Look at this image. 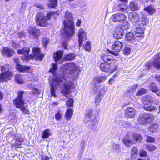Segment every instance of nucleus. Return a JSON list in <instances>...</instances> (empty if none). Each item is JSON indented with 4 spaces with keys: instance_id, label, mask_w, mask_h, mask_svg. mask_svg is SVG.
Wrapping results in <instances>:
<instances>
[{
    "instance_id": "nucleus-54",
    "label": "nucleus",
    "mask_w": 160,
    "mask_h": 160,
    "mask_svg": "<svg viewBox=\"0 0 160 160\" xmlns=\"http://www.w3.org/2000/svg\"><path fill=\"white\" fill-rule=\"evenodd\" d=\"M138 21L140 22H139V25H140V24L141 23L142 25L144 26L148 22V20L147 18H145L143 20L141 21L139 20Z\"/></svg>"
},
{
    "instance_id": "nucleus-18",
    "label": "nucleus",
    "mask_w": 160,
    "mask_h": 160,
    "mask_svg": "<svg viewBox=\"0 0 160 160\" xmlns=\"http://www.w3.org/2000/svg\"><path fill=\"white\" fill-rule=\"evenodd\" d=\"M90 120L95 121V117L92 114V111L91 110L87 112L84 118V121L86 123H87Z\"/></svg>"
},
{
    "instance_id": "nucleus-43",
    "label": "nucleus",
    "mask_w": 160,
    "mask_h": 160,
    "mask_svg": "<svg viewBox=\"0 0 160 160\" xmlns=\"http://www.w3.org/2000/svg\"><path fill=\"white\" fill-rule=\"evenodd\" d=\"M49 42V40L47 38H44L43 39L42 41V46L44 48V50L46 49L47 45L48 44Z\"/></svg>"
},
{
    "instance_id": "nucleus-28",
    "label": "nucleus",
    "mask_w": 160,
    "mask_h": 160,
    "mask_svg": "<svg viewBox=\"0 0 160 160\" xmlns=\"http://www.w3.org/2000/svg\"><path fill=\"white\" fill-rule=\"evenodd\" d=\"M129 7L130 9L132 11H138V7L136 2L132 1L129 4Z\"/></svg>"
},
{
    "instance_id": "nucleus-60",
    "label": "nucleus",
    "mask_w": 160,
    "mask_h": 160,
    "mask_svg": "<svg viewBox=\"0 0 160 160\" xmlns=\"http://www.w3.org/2000/svg\"><path fill=\"white\" fill-rule=\"evenodd\" d=\"M16 142H22L23 141V139L22 138L19 137L16 138L15 139Z\"/></svg>"
},
{
    "instance_id": "nucleus-21",
    "label": "nucleus",
    "mask_w": 160,
    "mask_h": 160,
    "mask_svg": "<svg viewBox=\"0 0 160 160\" xmlns=\"http://www.w3.org/2000/svg\"><path fill=\"white\" fill-rule=\"evenodd\" d=\"M29 32L30 35L34 38L38 37L40 34V30L33 27H30Z\"/></svg>"
},
{
    "instance_id": "nucleus-20",
    "label": "nucleus",
    "mask_w": 160,
    "mask_h": 160,
    "mask_svg": "<svg viewBox=\"0 0 160 160\" xmlns=\"http://www.w3.org/2000/svg\"><path fill=\"white\" fill-rule=\"evenodd\" d=\"M128 18L132 23L135 22L136 23L137 22H140L138 21L139 19V15L136 12L130 13L128 15Z\"/></svg>"
},
{
    "instance_id": "nucleus-12",
    "label": "nucleus",
    "mask_w": 160,
    "mask_h": 160,
    "mask_svg": "<svg viewBox=\"0 0 160 160\" xmlns=\"http://www.w3.org/2000/svg\"><path fill=\"white\" fill-rule=\"evenodd\" d=\"M136 115V111L134 108L128 107L125 111V117L127 118H133Z\"/></svg>"
},
{
    "instance_id": "nucleus-11",
    "label": "nucleus",
    "mask_w": 160,
    "mask_h": 160,
    "mask_svg": "<svg viewBox=\"0 0 160 160\" xmlns=\"http://www.w3.org/2000/svg\"><path fill=\"white\" fill-rule=\"evenodd\" d=\"M127 17L123 14L116 13L112 15L111 18L112 20L115 22H120L121 23L126 20Z\"/></svg>"
},
{
    "instance_id": "nucleus-51",
    "label": "nucleus",
    "mask_w": 160,
    "mask_h": 160,
    "mask_svg": "<svg viewBox=\"0 0 160 160\" xmlns=\"http://www.w3.org/2000/svg\"><path fill=\"white\" fill-rule=\"evenodd\" d=\"M155 139L154 138L149 136H147V141L148 142H154Z\"/></svg>"
},
{
    "instance_id": "nucleus-47",
    "label": "nucleus",
    "mask_w": 160,
    "mask_h": 160,
    "mask_svg": "<svg viewBox=\"0 0 160 160\" xmlns=\"http://www.w3.org/2000/svg\"><path fill=\"white\" fill-rule=\"evenodd\" d=\"M107 90V87L105 86L103 87L100 90L98 94L103 96Z\"/></svg>"
},
{
    "instance_id": "nucleus-40",
    "label": "nucleus",
    "mask_w": 160,
    "mask_h": 160,
    "mask_svg": "<svg viewBox=\"0 0 160 160\" xmlns=\"http://www.w3.org/2000/svg\"><path fill=\"white\" fill-rule=\"evenodd\" d=\"M121 25L123 29L128 30L130 27V25L129 23L125 20L124 22H122Z\"/></svg>"
},
{
    "instance_id": "nucleus-16",
    "label": "nucleus",
    "mask_w": 160,
    "mask_h": 160,
    "mask_svg": "<svg viewBox=\"0 0 160 160\" xmlns=\"http://www.w3.org/2000/svg\"><path fill=\"white\" fill-rule=\"evenodd\" d=\"M131 138V134L128 133L124 137L123 139V144L126 146L130 147L134 144V141L130 139Z\"/></svg>"
},
{
    "instance_id": "nucleus-33",
    "label": "nucleus",
    "mask_w": 160,
    "mask_h": 160,
    "mask_svg": "<svg viewBox=\"0 0 160 160\" xmlns=\"http://www.w3.org/2000/svg\"><path fill=\"white\" fill-rule=\"evenodd\" d=\"M57 4V0H49V3L47 4L49 8H54L56 7Z\"/></svg>"
},
{
    "instance_id": "nucleus-13",
    "label": "nucleus",
    "mask_w": 160,
    "mask_h": 160,
    "mask_svg": "<svg viewBox=\"0 0 160 160\" xmlns=\"http://www.w3.org/2000/svg\"><path fill=\"white\" fill-rule=\"evenodd\" d=\"M29 51L30 49L29 48L24 47L22 49L18 50L17 52L18 54H22L24 55V57L22 58V59L27 61L31 58V56L28 55Z\"/></svg>"
},
{
    "instance_id": "nucleus-27",
    "label": "nucleus",
    "mask_w": 160,
    "mask_h": 160,
    "mask_svg": "<svg viewBox=\"0 0 160 160\" xmlns=\"http://www.w3.org/2000/svg\"><path fill=\"white\" fill-rule=\"evenodd\" d=\"M63 54V52L62 51H58L53 54V57L56 62L60 59Z\"/></svg>"
},
{
    "instance_id": "nucleus-53",
    "label": "nucleus",
    "mask_w": 160,
    "mask_h": 160,
    "mask_svg": "<svg viewBox=\"0 0 160 160\" xmlns=\"http://www.w3.org/2000/svg\"><path fill=\"white\" fill-rule=\"evenodd\" d=\"M139 154L141 157H145L147 156V152L142 150L140 151Z\"/></svg>"
},
{
    "instance_id": "nucleus-26",
    "label": "nucleus",
    "mask_w": 160,
    "mask_h": 160,
    "mask_svg": "<svg viewBox=\"0 0 160 160\" xmlns=\"http://www.w3.org/2000/svg\"><path fill=\"white\" fill-rule=\"evenodd\" d=\"M153 65L155 67L158 68H160V54L156 55L154 58Z\"/></svg>"
},
{
    "instance_id": "nucleus-44",
    "label": "nucleus",
    "mask_w": 160,
    "mask_h": 160,
    "mask_svg": "<svg viewBox=\"0 0 160 160\" xmlns=\"http://www.w3.org/2000/svg\"><path fill=\"white\" fill-rule=\"evenodd\" d=\"M63 114L62 112L59 111L55 115V118L57 120H60L62 118V115Z\"/></svg>"
},
{
    "instance_id": "nucleus-14",
    "label": "nucleus",
    "mask_w": 160,
    "mask_h": 160,
    "mask_svg": "<svg viewBox=\"0 0 160 160\" xmlns=\"http://www.w3.org/2000/svg\"><path fill=\"white\" fill-rule=\"evenodd\" d=\"M78 35L79 46L81 47L82 45L83 41L87 39V34L86 32L84 31L83 29L81 28L78 30Z\"/></svg>"
},
{
    "instance_id": "nucleus-7",
    "label": "nucleus",
    "mask_w": 160,
    "mask_h": 160,
    "mask_svg": "<svg viewBox=\"0 0 160 160\" xmlns=\"http://www.w3.org/2000/svg\"><path fill=\"white\" fill-rule=\"evenodd\" d=\"M154 119L153 115L148 113L141 114L138 117V122L142 124H148Z\"/></svg>"
},
{
    "instance_id": "nucleus-3",
    "label": "nucleus",
    "mask_w": 160,
    "mask_h": 160,
    "mask_svg": "<svg viewBox=\"0 0 160 160\" xmlns=\"http://www.w3.org/2000/svg\"><path fill=\"white\" fill-rule=\"evenodd\" d=\"M24 92L18 91V93L17 98L13 100V103L17 108L20 109L22 113L24 114H29L30 112L28 110V107L27 105L25 106L24 101L22 99V95Z\"/></svg>"
},
{
    "instance_id": "nucleus-62",
    "label": "nucleus",
    "mask_w": 160,
    "mask_h": 160,
    "mask_svg": "<svg viewBox=\"0 0 160 160\" xmlns=\"http://www.w3.org/2000/svg\"><path fill=\"white\" fill-rule=\"evenodd\" d=\"M18 36L19 37H24L25 36V33L23 32H19L18 34Z\"/></svg>"
},
{
    "instance_id": "nucleus-45",
    "label": "nucleus",
    "mask_w": 160,
    "mask_h": 160,
    "mask_svg": "<svg viewBox=\"0 0 160 160\" xmlns=\"http://www.w3.org/2000/svg\"><path fill=\"white\" fill-rule=\"evenodd\" d=\"M86 145V142L84 141L81 142L80 145V152H83L85 149V147Z\"/></svg>"
},
{
    "instance_id": "nucleus-9",
    "label": "nucleus",
    "mask_w": 160,
    "mask_h": 160,
    "mask_svg": "<svg viewBox=\"0 0 160 160\" xmlns=\"http://www.w3.org/2000/svg\"><path fill=\"white\" fill-rule=\"evenodd\" d=\"M122 46V42L118 41H116L112 45V48L116 52H115L112 50L107 49L108 52L112 54L117 56L118 55V52H120Z\"/></svg>"
},
{
    "instance_id": "nucleus-46",
    "label": "nucleus",
    "mask_w": 160,
    "mask_h": 160,
    "mask_svg": "<svg viewBox=\"0 0 160 160\" xmlns=\"http://www.w3.org/2000/svg\"><path fill=\"white\" fill-rule=\"evenodd\" d=\"M61 35L62 38H63L65 39V42H64L63 43V46L64 48L65 49H67V41L71 39V38H72V37L71 38H68L67 37H64L63 36H62V32H61Z\"/></svg>"
},
{
    "instance_id": "nucleus-58",
    "label": "nucleus",
    "mask_w": 160,
    "mask_h": 160,
    "mask_svg": "<svg viewBox=\"0 0 160 160\" xmlns=\"http://www.w3.org/2000/svg\"><path fill=\"white\" fill-rule=\"evenodd\" d=\"M22 142H16L15 145H12V147H16L17 148L19 147V146L22 144Z\"/></svg>"
},
{
    "instance_id": "nucleus-50",
    "label": "nucleus",
    "mask_w": 160,
    "mask_h": 160,
    "mask_svg": "<svg viewBox=\"0 0 160 160\" xmlns=\"http://www.w3.org/2000/svg\"><path fill=\"white\" fill-rule=\"evenodd\" d=\"M74 101L72 98H71L68 101L66 104L68 107H72L73 106Z\"/></svg>"
},
{
    "instance_id": "nucleus-35",
    "label": "nucleus",
    "mask_w": 160,
    "mask_h": 160,
    "mask_svg": "<svg viewBox=\"0 0 160 160\" xmlns=\"http://www.w3.org/2000/svg\"><path fill=\"white\" fill-rule=\"evenodd\" d=\"M51 135L50 130L49 129H46L42 132V138H48Z\"/></svg>"
},
{
    "instance_id": "nucleus-31",
    "label": "nucleus",
    "mask_w": 160,
    "mask_h": 160,
    "mask_svg": "<svg viewBox=\"0 0 160 160\" xmlns=\"http://www.w3.org/2000/svg\"><path fill=\"white\" fill-rule=\"evenodd\" d=\"M101 58L102 60L104 61V62H106L107 63H108L107 61H110L113 59L112 56L107 55L105 54L102 55Z\"/></svg>"
},
{
    "instance_id": "nucleus-29",
    "label": "nucleus",
    "mask_w": 160,
    "mask_h": 160,
    "mask_svg": "<svg viewBox=\"0 0 160 160\" xmlns=\"http://www.w3.org/2000/svg\"><path fill=\"white\" fill-rule=\"evenodd\" d=\"M158 126L157 123L152 124L151 125V126L148 128V131L154 133L158 131Z\"/></svg>"
},
{
    "instance_id": "nucleus-15",
    "label": "nucleus",
    "mask_w": 160,
    "mask_h": 160,
    "mask_svg": "<svg viewBox=\"0 0 160 160\" xmlns=\"http://www.w3.org/2000/svg\"><path fill=\"white\" fill-rule=\"evenodd\" d=\"M100 69L103 72H108L111 70V72L112 73L115 70H113L112 67L109 63L102 62L100 66Z\"/></svg>"
},
{
    "instance_id": "nucleus-39",
    "label": "nucleus",
    "mask_w": 160,
    "mask_h": 160,
    "mask_svg": "<svg viewBox=\"0 0 160 160\" xmlns=\"http://www.w3.org/2000/svg\"><path fill=\"white\" fill-rule=\"evenodd\" d=\"M75 54L74 53H70L67 55L65 57V59L66 60H72L75 58Z\"/></svg>"
},
{
    "instance_id": "nucleus-5",
    "label": "nucleus",
    "mask_w": 160,
    "mask_h": 160,
    "mask_svg": "<svg viewBox=\"0 0 160 160\" xmlns=\"http://www.w3.org/2000/svg\"><path fill=\"white\" fill-rule=\"evenodd\" d=\"M0 69L2 72H4L0 74V82L6 81L12 78L13 74L11 71H9L8 65L0 64Z\"/></svg>"
},
{
    "instance_id": "nucleus-30",
    "label": "nucleus",
    "mask_w": 160,
    "mask_h": 160,
    "mask_svg": "<svg viewBox=\"0 0 160 160\" xmlns=\"http://www.w3.org/2000/svg\"><path fill=\"white\" fill-rule=\"evenodd\" d=\"M73 112L72 109L71 108H68L67 110L65 117L67 120L71 119L73 115Z\"/></svg>"
},
{
    "instance_id": "nucleus-32",
    "label": "nucleus",
    "mask_w": 160,
    "mask_h": 160,
    "mask_svg": "<svg viewBox=\"0 0 160 160\" xmlns=\"http://www.w3.org/2000/svg\"><path fill=\"white\" fill-rule=\"evenodd\" d=\"M15 80L16 82L19 84H22L24 83L22 77L21 75L17 74L15 76Z\"/></svg>"
},
{
    "instance_id": "nucleus-41",
    "label": "nucleus",
    "mask_w": 160,
    "mask_h": 160,
    "mask_svg": "<svg viewBox=\"0 0 160 160\" xmlns=\"http://www.w3.org/2000/svg\"><path fill=\"white\" fill-rule=\"evenodd\" d=\"M147 90L144 88H142L139 90L136 93V95L137 96H141L146 93Z\"/></svg>"
},
{
    "instance_id": "nucleus-8",
    "label": "nucleus",
    "mask_w": 160,
    "mask_h": 160,
    "mask_svg": "<svg viewBox=\"0 0 160 160\" xmlns=\"http://www.w3.org/2000/svg\"><path fill=\"white\" fill-rule=\"evenodd\" d=\"M106 79V77L104 76L95 77L93 78L92 89L94 93H96L99 89L100 86L97 84L104 81Z\"/></svg>"
},
{
    "instance_id": "nucleus-6",
    "label": "nucleus",
    "mask_w": 160,
    "mask_h": 160,
    "mask_svg": "<svg viewBox=\"0 0 160 160\" xmlns=\"http://www.w3.org/2000/svg\"><path fill=\"white\" fill-rule=\"evenodd\" d=\"M155 101L154 98L150 95H147L142 100V102L144 104L143 109L147 111H152L156 110V107L151 105L149 103L153 102Z\"/></svg>"
},
{
    "instance_id": "nucleus-55",
    "label": "nucleus",
    "mask_w": 160,
    "mask_h": 160,
    "mask_svg": "<svg viewBox=\"0 0 160 160\" xmlns=\"http://www.w3.org/2000/svg\"><path fill=\"white\" fill-rule=\"evenodd\" d=\"M158 89L157 87L154 85L153 83L152 85L151 88V91L154 92Z\"/></svg>"
},
{
    "instance_id": "nucleus-42",
    "label": "nucleus",
    "mask_w": 160,
    "mask_h": 160,
    "mask_svg": "<svg viewBox=\"0 0 160 160\" xmlns=\"http://www.w3.org/2000/svg\"><path fill=\"white\" fill-rule=\"evenodd\" d=\"M91 42L89 41H87L84 46V48L86 51L89 52L91 50Z\"/></svg>"
},
{
    "instance_id": "nucleus-49",
    "label": "nucleus",
    "mask_w": 160,
    "mask_h": 160,
    "mask_svg": "<svg viewBox=\"0 0 160 160\" xmlns=\"http://www.w3.org/2000/svg\"><path fill=\"white\" fill-rule=\"evenodd\" d=\"M131 51V48L129 47H126L123 50V53L126 55H128Z\"/></svg>"
},
{
    "instance_id": "nucleus-25",
    "label": "nucleus",
    "mask_w": 160,
    "mask_h": 160,
    "mask_svg": "<svg viewBox=\"0 0 160 160\" xmlns=\"http://www.w3.org/2000/svg\"><path fill=\"white\" fill-rule=\"evenodd\" d=\"M2 54L7 57L11 56L13 53L12 50L7 47L3 48L2 51Z\"/></svg>"
},
{
    "instance_id": "nucleus-23",
    "label": "nucleus",
    "mask_w": 160,
    "mask_h": 160,
    "mask_svg": "<svg viewBox=\"0 0 160 160\" xmlns=\"http://www.w3.org/2000/svg\"><path fill=\"white\" fill-rule=\"evenodd\" d=\"M131 137L133 139V141H134V144L136 143V142H140L142 140L141 135L138 133H133Z\"/></svg>"
},
{
    "instance_id": "nucleus-61",
    "label": "nucleus",
    "mask_w": 160,
    "mask_h": 160,
    "mask_svg": "<svg viewBox=\"0 0 160 160\" xmlns=\"http://www.w3.org/2000/svg\"><path fill=\"white\" fill-rule=\"evenodd\" d=\"M35 6L37 8H38L41 9L44 8L43 6L40 4L36 3L35 5Z\"/></svg>"
},
{
    "instance_id": "nucleus-10",
    "label": "nucleus",
    "mask_w": 160,
    "mask_h": 160,
    "mask_svg": "<svg viewBox=\"0 0 160 160\" xmlns=\"http://www.w3.org/2000/svg\"><path fill=\"white\" fill-rule=\"evenodd\" d=\"M132 31L134 33L136 37H142L143 36L144 30L141 25H139V22H137L132 26Z\"/></svg>"
},
{
    "instance_id": "nucleus-59",
    "label": "nucleus",
    "mask_w": 160,
    "mask_h": 160,
    "mask_svg": "<svg viewBox=\"0 0 160 160\" xmlns=\"http://www.w3.org/2000/svg\"><path fill=\"white\" fill-rule=\"evenodd\" d=\"M121 125L124 127H128L130 126V124L127 122H122Z\"/></svg>"
},
{
    "instance_id": "nucleus-64",
    "label": "nucleus",
    "mask_w": 160,
    "mask_h": 160,
    "mask_svg": "<svg viewBox=\"0 0 160 160\" xmlns=\"http://www.w3.org/2000/svg\"><path fill=\"white\" fill-rule=\"evenodd\" d=\"M158 96H160V89H158L154 92Z\"/></svg>"
},
{
    "instance_id": "nucleus-4",
    "label": "nucleus",
    "mask_w": 160,
    "mask_h": 160,
    "mask_svg": "<svg viewBox=\"0 0 160 160\" xmlns=\"http://www.w3.org/2000/svg\"><path fill=\"white\" fill-rule=\"evenodd\" d=\"M56 13L55 12H49L47 13L46 16L42 12L37 13L35 19L37 24L42 27L47 26L48 24V21L50 20V17L55 13L56 14Z\"/></svg>"
},
{
    "instance_id": "nucleus-17",
    "label": "nucleus",
    "mask_w": 160,
    "mask_h": 160,
    "mask_svg": "<svg viewBox=\"0 0 160 160\" xmlns=\"http://www.w3.org/2000/svg\"><path fill=\"white\" fill-rule=\"evenodd\" d=\"M32 51L34 56L37 60L41 61L44 56V54L41 53L39 48H34L33 49Z\"/></svg>"
},
{
    "instance_id": "nucleus-37",
    "label": "nucleus",
    "mask_w": 160,
    "mask_h": 160,
    "mask_svg": "<svg viewBox=\"0 0 160 160\" xmlns=\"http://www.w3.org/2000/svg\"><path fill=\"white\" fill-rule=\"evenodd\" d=\"M131 158H136L138 155V150L135 147H133L131 149Z\"/></svg>"
},
{
    "instance_id": "nucleus-56",
    "label": "nucleus",
    "mask_w": 160,
    "mask_h": 160,
    "mask_svg": "<svg viewBox=\"0 0 160 160\" xmlns=\"http://www.w3.org/2000/svg\"><path fill=\"white\" fill-rule=\"evenodd\" d=\"M113 149L114 150H119L120 148V146L118 144H117L116 143H113L112 145Z\"/></svg>"
},
{
    "instance_id": "nucleus-34",
    "label": "nucleus",
    "mask_w": 160,
    "mask_h": 160,
    "mask_svg": "<svg viewBox=\"0 0 160 160\" xmlns=\"http://www.w3.org/2000/svg\"><path fill=\"white\" fill-rule=\"evenodd\" d=\"M144 9L150 15H152L156 11L155 9L152 6H150L146 8H144Z\"/></svg>"
},
{
    "instance_id": "nucleus-2",
    "label": "nucleus",
    "mask_w": 160,
    "mask_h": 160,
    "mask_svg": "<svg viewBox=\"0 0 160 160\" xmlns=\"http://www.w3.org/2000/svg\"><path fill=\"white\" fill-rule=\"evenodd\" d=\"M63 23L64 29L62 31V36L68 38L73 36L74 33L75 26L72 14L68 11L65 12Z\"/></svg>"
},
{
    "instance_id": "nucleus-52",
    "label": "nucleus",
    "mask_w": 160,
    "mask_h": 160,
    "mask_svg": "<svg viewBox=\"0 0 160 160\" xmlns=\"http://www.w3.org/2000/svg\"><path fill=\"white\" fill-rule=\"evenodd\" d=\"M102 98V96L98 94L95 100V103H96L99 102L100 101Z\"/></svg>"
},
{
    "instance_id": "nucleus-38",
    "label": "nucleus",
    "mask_w": 160,
    "mask_h": 160,
    "mask_svg": "<svg viewBox=\"0 0 160 160\" xmlns=\"http://www.w3.org/2000/svg\"><path fill=\"white\" fill-rule=\"evenodd\" d=\"M145 148L149 151L152 152L156 150L157 148L154 145L147 144L145 146Z\"/></svg>"
},
{
    "instance_id": "nucleus-1",
    "label": "nucleus",
    "mask_w": 160,
    "mask_h": 160,
    "mask_svg": "<svg viewBox=\"0 0 160 160\" xmlns=\"http://www.w3.org/2000/svg\"><path fill=\"white\" fill-rule=\"evenodd\" d=\"M63 75L55 76L52 80L49 79L51 96L56 97L55 89L60 88V91L64 95L70 92L73 82L78 78L79 70L74 63L65 65L62 68Z\"/></svg>"
},
{
    "instance_id": "nucleus-19",
    "label": "nucleus",
    "mask_w": 160,
    "mask_h": 160,
    "mask_svg": "<svg viewBox=\"0 0 160 160\" xmlns=\"http://www.w3.org/2000/svg\"><path fill=\"white\" fill-rule=\"evenodd\" d=\"M123 36V29L120 27L116 28L113 34L114 37L117 39H119L122 38Z\"/></svg>"
},
{
    "instance_id": "nucleus-57",
    "label": "nucleus",
    "mask_w": 160,
    "mask_h": 160,
    "mask_svg": "<svg viewBox=\"0 0 160 160\" xmlns=\"http://www.w3.org/2000/svg\"><path fill=\"white\" fill-rule=\"evenodd\" d=\"M41 160H50V158L46 155H42Z\"/></svg>"
},
{
    "instance_id": "nucleus-24",
    "label": "nucleus",
    "mask_w": 160,
    "mask_h": 160,
    "mask_svg": "<svg viewBox=\"0 0 160 160\" xmlns=\"http://www.w3.org/2000/svg\"><path fill=\"white\" fill-rule=\"evenodd\" d=\"M17 68L20 72H26L30 69V67L26 65L17 64Z\"/></svg>"
},
{
    "instance_id": "nucleus-36",
    "label": "nucleus",
    "mask_w": 160,
    "mask_h": 160,
    "mask_svg": "<svg viewBox=\"0 0 160 160\" xmlns=\"http://www.w3.org/2000/svg\"><path fill=\"white\" fill-rule=\"evenodd\" d=\"M135 38V37L133 33L129 32L126 33V39L128 41H131L134 40Z\"/></svg>"
},
{
    "instance_id": "nucleus-63",
    "label": "nucleus",
    "mask_w": 160,
    "mask_h": 160,
    "mask_svg": "<svg viewBox=\"0 0 160 160\" xmlns=\"http://www.w3.org/2000/svg\"><path fill=\"white\" fill-rule=\"evenodd\" d=\"M81 20L78 19L77 21L76 22V26H80L81 24Z\"/></svg>"
},
{
    "instance_id": "nucleus-48",
    "label": "nucleus",
    "mask_w": 160,
    "mask_h": 160,
    "mask_svg": "<svg viewBox=\"0 0 160 160\" xmlns=\"http://www.w3.org/2000/svg\"><path fill=\"white\" fill-rule=\"evenodd\" d=\"M57 68V66L56 64L53 63L52 64V68H51L50 69L49 71L52 72L53 74H54L55 70Z\"/></svg>"
},
{
    "instance_id": "nucleus-22",
    "label": "nucleus",
    "mask_w": 160,
    "mask_h": 160,
    "mask_svg": "<svg viewBox=\"0 0 160 160\" xmlns=\"http://www.w3.org/2000/svg\"><path fill=\"white\" fill-rule=\"evenodd\" d=\"M116 8L118 11L124 12L126 13H127L129 10L128 6L125 4L119 5L116 7Z\"/></svg>"
}]
</instances>
